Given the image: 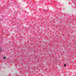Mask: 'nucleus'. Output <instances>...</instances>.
Returning a JSON list of instances; mask_svg holds the SVG:
<instances>
[{"instance_id": "f257e3e1", "label": "nucleus", "mask_w": 76, "mask_h": 76, "mask_svg": "<svg viewBox=\"0 0 76 76\" xmlns=\"http://www.w3.org/2000/svg\"><path fill=\"white\" fill-rule=\"evenodd\" d=\"M2 51V49H1V48L0 47V51Z\"/></svg>"}, {"instance_id": "7ed1b4c3", "label": "nucleus", "mask_w": 76, "mask_h": 76, "mask_svg": "<svg viewBox=\"0 0 76 76\" xmlns=\"http://www.w3.org/2000/svg\"><path fill=\"white\" fill-rule=\"evenodd\" d=\"M66 64H64V66L65 67H66Z\"/></svg>"}, {"instance_id": "f03ea898", "label": "nucleus", "mask_w": 76, "mask_h": 76, "mask_svg": "<svg viewBox=\"0 0 76 76\" xmlns=\"http://www.w3.org/2000/svg\"><path fill=\"white\" fill-rule=\"evenodd\" d=\"M6 57H3L4 59H6Z\"/></svg>"}]
</instances>
